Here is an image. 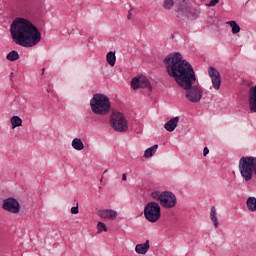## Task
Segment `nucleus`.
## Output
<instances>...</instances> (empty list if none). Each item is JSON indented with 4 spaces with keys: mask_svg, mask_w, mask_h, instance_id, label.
<instances>
[{
    "mask_svg": "<svg viewBox=\"0 0 256 256\" xmlns=\"http://www.w3.org/2000/svg\"><path fill=\"white\" fill-rule=\"evenodd\" d=\"M166 73L176 81L179 87H189L193 81H197L195 70L191 63L183 60L181 53H171L164 59Z\"/></svg>",
    "mask_w": 256,
    "mask_h": 256,
    "instance_id": "f257e3e1",
    "label": "nucleus"
},
{
    "mask_svg": "<svg viewBox=\"0 0 256 256\" xmlns=\"http://www.w3.org/2000/svg\"><path fill=\"white\" fill-rule=\"evenodd\" d=\"M11 37L20 47H35L41 41L39 28L25 18H16L10 27Z\"/></svg>",
    "mask_w": 256,
    "mask_h": 256,
    "instance_id": "f03ea898",
    "label": "nucleus"
},
{
    "mask_svg": "<svg viewBox=\"0 0 256 256\" xmlns=\"http://www.w3.org/2000/svg\"><path fill=\"white\" fill-rule=\"evenodd\" d=\"M90 109L94 115L101 117L111 113V100L105 94H94L90 100Z\"/></svg>",
    "mask_w": 256,
    "mask_h": 256,
    "instance_id": "7ed1b4c3",
    "label": "nucleus"
},
{
    "mask_svg": "<svg viewBox=\"0 0 256 256\" xmlns=\"http://www.w3.org/2000/svg\"><path fill=\"white\" fill-rule=\"evenodd\" d=\"M110 125L112 129L118 133H125V131L129 129V122H127L123 113L119 111H112L110 116Z\"/></svg>",
    "mask_w": 256,
    "mask_h": 256,
    "instance_id": "20e7f679",
    "label": "nucleus"
},
{
    "mask_svg": "<svg viewBox=\"0 0 256 256\" xmlns=\"http://www.w3.org/2000/svg\"><path fill=\"white\" fill-rule=\"evenodd\" d=\"M144 217L149 223H157L161 219V205L158 202H148L144 207Z\"/></svg>",
    "mask_w": 256,
    "mask_h": 256,
    "instance_id": "39448f33",
    "label": "nucleus"
},
{
    "mask_svg": "<svg viewBox=\"0 0 256 256\" xmlns=\"http://www.w3.org/2000/svg\"><path fill=\"white\" fill-rule=\"evenodd\" d=\"M186 91V99L190 103H199L203 99V88L200 85H195V81H192L189 86H180Z\"/></svg>",
    "mask_w": 256,
    "mask_h": 256,
    "instance_id": "423d86ee",
    "label": "nucleus"
},
{
    "mask_svg": "<svg viewBox=\"0 0 256 256\" xmlns=\"http://www.w3.org/2000/svg\"><path fill=\"white\" fill-rule=\"evenodd\" d=\"M160 205L164 207V209H173V207L177 205V196L171 191H164Z\"/></svg>",
    "mask_w": 256,
    "mask_h": 256,
    "instance_id": "0eeeda50",
    "label": "nucleus"
},
{
    "mask_svg": "<svg viewBox=\"0 0 256 256\" xmlns=\"http://www.w3.org/2000/svg\"><path fill=\"white\" fill-rule=\"evenodd\" d=\"M2 209L9 213L17 214L21 211V205L15 198H7L3 200Z\"/></svg>",
    "mask_w": 256,
    "mask_h": 256,
    "instance_id": "6e6552de",
    "label": "nucleus"
},
{
    "mask_svg": "<svg viewBox=\"0 0 256 256\" xmlns=\"http://www.w3.org/2000/svg\"><path fill=\"white\" fill-rule=\"evenodd\" d=\"M209 77L212 81V86L216 91H219L221 89V73L217 71V69L210 67L208 69Z\"/></svg>",
    "mask_w": 256,
    "mask_h": 256,
    "instance_id": "1a4fd4ad",
    "label": "nucleus"
},
{
    "mask_svg": "<svg viewBox=\"0 0 256 256\" xmlns=\"http://www.w3.org/2000/svg\"><path fill=\"white\" fill-rule=\"evenodd\" d=\"M248 107L251 113H256V85L251 86L248 91Z\"/></svg>",
    "mask_w": 256,
    "mask_h": 256,
    "instance_id": "9d476101",
    "label": "nucleus"
},
{
    "mask_svg": "<svg viewBox=\"0 0 256 256\" xmlns=\"http://www.w3.org/2000/svg\"><path fill=\"white\" fill-rule=\"evenodd\" d=\"M117 215V211L111 209L98 211V217L104 219L105 221H115L117 219Z\"/></svg>",
    "mask_w": 256,
    "mask_h": 256,
    "instance_id": "9b49d317",
    "label": "nucleus"
},
{
    "mask_svg": "<svg viewBox=\"0 0 256 256\" xmlns=\"http://www.w3.org/2000/svg\"><path fill=\"white\" fill-rule=\"evenodd\" d=\"M151 248L150 242L149 240H146L145 243L143 244H137L135 246V252L138 255H147V253L149 252V249Z\"/></svg>",
    "mask_w": 256,
    "mask_h": 256,
    "instance_id": "f8f14e48",
    "label": "nucleus"
},
{
    "mask_svg": "<svg viewBox=\"0 0 256 256\" xmlns=\"http://www.w3.org/2000/svg\"><path fill=\"white\" fill-rule=\"evenodd\" d=\"M177 125H179V116H176L166 122L164 124V129H166V131H169V133H173V131L177 129Z\"/></svg>",
    "mask_w": 256,
    "mask_h": 256,
    "instance_id": "ddd939ff",
    "label": "nucleus"
},
{
    "mask_svg": "<svg viewBox=\"0 0 256 256\" xmlns=\"http://www.w3.org/2000/svg\"><path fill=\"white\" fill-rule=\"evenodd\" d=\"M210 221L213 223L215 229H219V219L217 218V208L214 206L210 210Z\"/></svg>",
    "mask_w": 256,
    "mask_h": 256,
    "instance_id": "4468645a",
    "label": "nucleus"
},
{
    "mask_svg": "<svg viewBox=\"0 0 256 256\" xmlns=\"http://www.w3.org/2000/svg\"><path fill=\"white\" fill-rule=\"evenodd\" d=\"M71 145L75 151H83L85 149V144L80 138H74Z\"/></svg>",
    "mask_w": 256,
    "mask_h": 256,
    "instance_id": "2eb2a0df",
    "label": "nucleus"
},
{
    "mask_svg": "<svg viewBox=\"0 0 256 256\" xmlns=\"http://www.w3.org/2000/svg\"><path fill=\"white\" fill-rule=\"evenodd\" d=\"M10 123L12 126V129H17V127H22L23 126V119L19 116H12L10 118Z\"/></svg>",
    "mask_w": 256,
    "mask_h": 256,
    "instance_id": "dca6fc26",
    "label": "nucleus"
},
{
    "mask_svg": "<svg viewBox=\"0 0 256 256\" xmlns=\"http://www.w3.org/2000/svg\"><path fill=\"white\" fill-rule=\"evenodd\" d=\"M106 61L110 67H115V63H117V56L115 55V52H108L106 55Z\"/></svg>",
    "mask_w": 256,
    "mask_h": 256,
    "instance_id": "f3484780",
    "label": "nucleus"
},
{
    "mask_svg": "<svg viewBox=\"0 0 256 256\" xmlns=\"http://www.w3.org/2000/svg\"><path fill=\"white\" fill-rule=\"evenodd\" d=\"M247 209L252 213L256 211V198L255 197H248L246 200Z\"/></svg>",
    "mask_w": 256,
    "mask_h": 256,
    "instance_id": "a211bd4d",
    "label": "nucleus"
},
{
    "mask_svg": "<svg viewBox=\"0 0 256 256\" xmlns=\"http://www.w3.org/2000/svg\"><path fill=\"white\" fill-rule=\"evenodd\" d=\"M226 23H227V25H230L233 35H237V33H241V26H239V24H237V21L231 20Z\"/></svg>",
    "mask_w": 256,
    "mask_h": 256,
    "instance_id": "6ab92c4d",
    "label": "nucleus"
},
{
    "mask_svg": "<svg viewBox=\"0 0 256 256\" xmlns=\"http://www.w3.org/2000/svg\"><path fill=\"white\" fill-rule=\"evenodd\" d=\"M157 149H159V145L155 144L154 146L148 148L144 152L145 159H149V157H153L155 153H157Z\"/></svg>",
    "mask_w": 256,
    "mask_h": 256,
    "instance_id": "aec40b11",
    "label": "nucleus"
},
{
    "mask_svg": "<svg viewBox=\"0 0 256 256\" xmlns=\"http://www.w3.org/2000/svg\"><path fill=\"white\" fill-rule=\"evenodd\" d=\"M140 88L149 89L151 91V82L146 77H140Z\"/></svg>",
    "mask_w": 256,
    "mask_h": 256,
    "instance_id": "412c9836",
    "label": "nucleus"
},
{
    "mask_svg": "<svg viewBox=\"0 0 256 256\" xmlns=\"http://www.w3.org/2000/svg\"><path fill=\"white\" fill-rule=\"evenodd\" d=\"M6 59H7V61H11V62L18 61L19 52L15 51V50L11 51L10 53L7 54Z\"/></svg>",
    "mask_w": 256,
    "mask_h": 256,
    "instance_id": "4be33fe9",
    "label": "nucleus"
},
{
    "mask_svg": "<svg viewBox=\"0 0 256 256\" xmlns=\"http://www.w3.org/2000/svg\"><path fill=\"white\" fill-rule=\"evenodd\" d=\"M164 195H165V191L163 192L154 191L151 193L152 199H154L155 201H159V203H161Z\"/></svg>",
    "mask_w": 256,
    "mask_h": 256,
    "instance_id": "5701e85b",
    "label": "nucleus"
},
{
    "mask_svg": "<svg viewBox=\"0 0 256 256\" xmlns=\"http://www.w3.org/2000/svg\"><path fill=\"white\" fill-rule=\"evenodd\" d=\"M140 78H133L132 81H131V87L132 89L134 90H137V89H140L141 88V84H140Z\"/></svg>",
    "mask_w": 256,
    "mask_h": 256,
    "instance_id": "b1692460",
    "label": "nucleus"
},
{
    "mask_svg": "<svg viewBox=\"0 0 256 256\" xmlns=\"http://www.w3.org/2000/svg\"><path fill=\"white\" fill-rule=\"evenodd\" d=\"M173 5H175L173 0H164L163 8L169 11L173 9Z\"/></svg>",
    "mask_w": 256,
    "mask_h": 256,
    "instance_id": "393cba45",
    "label": "nucleus"
},
{
    "mask_svg": "<svg viewBox=\"0 0 256 256\" xmlns=\"http://www.w3.org/2000/svg\"><path fill=\"white\" fill-rule=\"evenodd\" d=\"M97 231L98 233H107L108 229H107V225H105V223L103 222H98L97 223Z\"/></svg>",
    "mask_w": 256,
    "mask_h": 256,
    "instance_id": "a878e982",
    "label": "nucleus"
},
{
    "mask_svg": "<svg viewBox=\"0 0 256 256\" xmlns=\"http://www.w3.org/2000/svg\"><path fill=\"white\" fill-rule=\"evenodd\" d=\"M72 215H77L79 213V206H74L71 208Z\"/></svg>",
    "mask_w": 256,
    "mask_h": 256,
    "instance_id": "bb28decb",
    "label": "nucleus"
},
{
    "mask_svg": "<svg viewBox=\"0 0 256 256\" xmlns=\"http://www.w3.org/2000/svg\"><path fill=\"white\" fill-rule=\"evenodd\" d=\"M219 3V0H211L208 4V7H215Z\"/></svg>",
    "mask_w": 256,
    "mask_h": 256,
    "instance_id": "cd10ccee",
    "label": "nucleus"
},
{
    "mask_svg": "<svg viewBox=\"0 0 256 256\" xmlns=\"http://www.w3.org/2000/svg\"><path fill=\"white\" fill-rule=\"evenodd\" d=\"M203 155H204V157H207V155H209V148L208 147L204 148Z\"/></svg>",
    "mask_w": 256,
    "mask_h": 256,
    "instance_id": "c85d7f7f",
    "label": "nucleus"
},
{
    "mask_svg": "<svg viewBox=\"0 0 256 256\" xmlns=\"http://www.w3.org/2000/svg\"><path fill=\"white\" fill-rule=\"evenodd\" d=\"M122 181H127V174H122Z\"/></svg>",
    "mask_w": 256,
    "mask_h": 256,
    "instance_id": "c756f323",
    "label": "nucleus"
},
{
    "mask_svg": "<svg viewBox=\"0 0 256 256\" xmlns=\"http://www.w3.org/2000/svg\"><path fill=\"white\" fill-rule=\"evenodd\" d=\"M42 73H45V68L42 69Z\"/></svg>",
    "mask_w": 256,
    "mask_h": 256,
    "instance_id": "7c9ffc66",
    "label": "nucleus"
},
{
    "mask_svg": "<svg viewBox=\"0 0 256 256\" xmlns=\"http://www.w3.org/2000/svg\"><path fill=\"white\" fill-rule=\"evenodd\" d=\"M128 19H131V15H128Z\"/></svg>",
    "mask_w": 256,
    "mask_h": 256,
    "instance_id": "2f4dec72",
    "label": "nucleus"
}]
</instances>
